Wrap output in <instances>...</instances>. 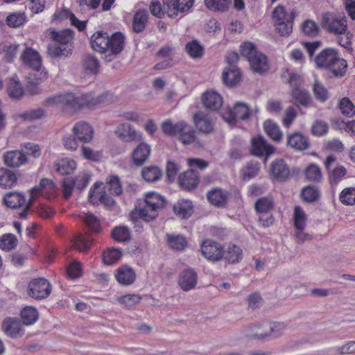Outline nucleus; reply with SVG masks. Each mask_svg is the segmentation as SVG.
<instances>
[{"instance_id": "nucleus-1", "label": "nucleus", "mask_w": 355, "mask_h": 355, "mask_svg": "<svg viewBox=\"0 0 355 355\" xmlns=\"http://www.w3.org/2000/svg\"><path fill=\"white\" fill-rule=\"evenodd\" d=\"M111 100V96L108 93H104L97 96L93 94H73L64 93L47 98L45 100L46 105L67 106L74 109L83 107H95L106 104Z\"/></svg>"}, {"instance_id": "nucleus-2", "label": "nucleus", "mask_w": 355, "mask_h": 355, "mask_svg": "<svg viewBox=\"0 0 355 355\" xmlns=\"http://www.w3.org/2000/svg\"><path fill=\"white\" fill-rule=\"evenodd\" d=\"M111 100V96L108 93H104L97 96L93 94H73L64 93L47 98L45 100L46 105L67 106L74 109L83 107H95L106 104Z\"/></svg>"}, {"instance_id": "nucleus-3", "label": "nucleus", "mask_w": 355, "mask_h": 355, "mask_svg": "<svg viewBox=\"0 0 355 355\" xmlns=\"http://www.w3.org/2000/svg\"><path fill=\"white\" fill-rule=\"evenodd\" d=\"M49 35L52 42L48 45V53L52 58L67 57L72 53L74 32L67 28L60 31L50 30Z\"/></svg>"}, {"instance_id": "nucleus-4", "label": "nucleus", "mask_w": 355, "mask_h": 355, "mask_svg": "<svg viewBox=\"0 0 355 355\" xmlns=\"http://www.w3.org/2000/svg\"><path fill=\"white\" fill-rule=\"evenodd\" d=\"M318 67L325 68L336 77L343 76L347 68L346 60L340 57L338 53L333 48H326L315 58Z\"/></svg>"}, {"instance_id": "nucleus-5", "label": "nucleus", "mask_w": 355, "mask_h": 355, "mask_svg": "<svg viewBox=\"0 0 355 355\" xmlns=\"http://www.w3.org/2000/svg\"><path fill=\"white\" fill-rule=\"evenodd\" d=\"M165 205L164 198L155 192L148 193L146 198L138 208L140 217L145 221L149 222L157 216V211Z\"/></svg>"}, {"instance_id": "nucleus-6", "label": "nucleus", "mask_w": 355, "mask_h": 355, "mask_svg": "<svg viewBox=\"0 0 355 355\" xmlns=\"http://www.w3.org/2000/svg\"><path fill=\"white\" fill-rule=\"evenodd\" d=\"M293 12H287L282 6H277L272 11V19L274 20L275 31L281 36H288L293 31Z\"/></svg>"}, {"instance_id": "nucleus-7", "label": "nucleus", "mask_w": 355, "mask_h": 355, "mask_svg": "<svg viewBox=\"0 0 355 355\" xmlns=\"http://www.w3.org/2000/svg\"><path fill=\"white\" fill-rule=\"evenodd\" d=\"M321 26L334 35L345 34L347 31V19L334 12H324L322 15Z\"/></svg>"}, {"instance_id": "nucleus-8", "label": "nucleus", "mask_w": 355, "mask_h": 355, "mask_svg": "<svg viewBox=\"0 0 355 355\" xmlns=\"http://www.w3.org/2000/svg\"><path fill=\"white\" fill-rule=\"evenodd\" d=\"M295 78V76L292 75L289 80L292 87L290 92L291 102L298 108L311 107L313 104V98L310 93L300 84L294 83Z\"/></svg>"}, {"instance_id": "nucleus-9", "label": "nucleus", "mask_w": 355, "mask_h": 355, "mask_svg": "<svg viewBox=\"0 0 355 355\" xmlns=\"http://www.w3.org/2000/svg\"><path fill=\"white\" fill-rule=\"evenodd\" d=\"M51 292V285L44 278L34 279L28 283L27 293L32 298L43 300L48 297Z\"/></svg>"}, {"instance_id": "nucleus-10", "label": "nucleus", "mask_w": 355, "mask_h": 355, "mask_svg": "<svg viewBox=\"0 0 355 355\" xmlns=\"http://www.w3.org/2000/svg\"><path fill=\"white\" fill-rule=\"evenodd\" d=\"M200 248L203 257L209 261L216 262L223 257V246L213 240L208 239L203 241Z\"/></svg>"}, {"instance_id": "nucleus-11", "label": "nucleus", "mask_w": 355, "mask_h": 355, "mask_svg": "<svg viewBox=\"0 0 355 355\" xmlns=\"http://www.w3.org/2000/svg\"><path fill=\"white\" fill-rule=\"evenodd\" d=\"M194 0H164L166 6L168 16L171 18L180 17L187 14L193 7Z\"/></svg>"}, {"instance_id": "nucleus-12", "label": "nucleus", "mask_w": 355, "mask_h": 355, "mask_svg": "<svg viewBox=\"0 0 355 355\" xmlns=\"http://www.w3.org/2000/svg\"><path fill=\"white\" fill-rule=\"evenodd\" d=\"M116 135L124 142L141 141L144 137L128 123L120 124L116 130Z\"/></svg>"}, {"instance_id": "nucleus-13", "label": "nucleus", "mask_w": 355, "mask_h": 355, "mask_svg": "<svg viewBox=\"0 0 355 355\" xmlns=\"http://www.w3.org/2000/svg\"><path fill=\"white\" fill-rule=\"evenodd\" d=\"M275 148L269 145L263 136H259L252 140V153L257 157L265 155V161L267 158L273 154Z\"/></svg>"}, {"instance_id": "nucleus-14", "label": "nucleus", "mask_w": 355, "mask_h": 355, "mask_svg": "<svg viewBox=\"0 0 355 355\" xmlns=\"http://www.w3.org/2000/svg\"><path fill=\"white\" fill-rule=\"evenodd\" d=\"M250 116V108L247 104L237 102L224 116L229 123H234L239 120H247Z\"/></svg>"}, {"instance_id": "nucleus-15", "label": "nucleus", "mask_w": 355, "mask_h": 355, "mask_svg": "<svg viewBox=\"0 0 355 355\" xmlns=\"http://www.w3.org/2000/svg\"><path fill=\"white\" fill-rule=\"evenodd\" d=\"M22 323L17 318H7L2 322V330L8 336L13 338L24 335Z\"/></svg>"}, {"instance_id": "nucleus-16", "label": "nucleus", "mask_w": 355, "mask_h": 355, "mask_svg": "<svg viewBox=\"0 0 355 355\" xmlns=\"http://www.w3.org/2000/svg\"><path fill=\"white\" fill-rule=\"evenodd\" d=\"M242 334L246 338L267 340L266 322L249 324L242 329Z\"/></svg>"}, {"instance_id": "nucleus-17", "label": "nucleus", "mask_w": 355, "mask_h": 355, "mask_svg": "<svg viewBox=\"0 0 355 355\" xmlns=\"http://www.w3.org/2000/svg\"><path fill=\"white\" fill-rule=\"evenodd\" d=\"M73 132L77 139L83 143H89L94 136L92 127L86 122H78L73 128Z\"/></svg>"}, {"instance_id": "nucleus-18", "label": "nucleus", "mask_w": 355, "mask_h": 355, "mask_svg": "<svg viewBox=\"0 0 355 355\" xmlns=\"http://www.w3.org/2000/svg\"><path fill=\"white\" fill-rule=\"evenodd\" d=\"M200 181L198 172L193 170H188L181 174L178 178L180 186L184 190H192L195 189Z\"/></svg>"}, {"instance_id": "nucleus-19", "label": "nucleus", "mask_w": 355, "mask_h": 355, "mask_svg": "<svg viewBox=\"0 0 355 355\" xmlns=\"http://www.w3.org/2000/svg\"><path fill=\"white\" fill-rule=\"evenodd\" d=\"M198 275L191 268H187L179 275L178 284L184 291L194 288L197 284Z\"/></svg>"}, {"instance_id": "nucleus-20", "label": "nucleus", "mask_w": 355, "mask_h": 355, "mask_svg": "<svg viewBox=\"0 0 355 355\" xmlns=\"http://www.w3.org/2000/svg\"><path fill=\"white\" fill-rule=\"evenodd\" d=\"M139 142L132 153L133 163L138 166L143 165L147 161L151 152L150 145L143 141Z\"/></svg>"}, {"instance_id": "nucleus-21", "label": "nucleus", "mask_w": 355, "mask_h": 355, "mask_svg": "<svg viewBox=\"0 0 355 355\" xmlns=\"http://www.w3.org/2000/svg\"><path fill=\"white\" fill-rule=\"evenodd\" d=\"M21 58L26 65L36 71H38L42 67V58L40 54L31 47H27Z\"/></svg>"}, {"instance_id": "nucleus-22", "label": "nucleus", "mask_w": 355, "mask_h": 355, "mask_svg": "<svg viewBox=\"0 0 355 355\" xmlns=\"http://www.w3.org/2000/svg\"><path fill=\"white\" fill-rule=\"evenodd\" d=\"M4 163L10 167L17 168L27 162V155L21 150H10L3 155Z\"/></svg>"}, {"instance_id": "nucleus-23", "label": "nucleus", "mask_w": 355, "mask_h": 355, "mask_svg": "<svg viewBox=\"0 0 355 355\" xmlns=\"http://www.w3.org/2000/svg\"><path fill=\"white\" fill-rule=\"evenodd\" d=\"M270 173L277 180L284 181L290 175V169L283 159H278L272 163Z\"/></svg>"}, {"instance_id": "nucleus-24", "label": "nucleus", "mask_w": 355, "mask_h": 355, "mask_svg": "<svg viewBox=\"0 0 355 355\" xmlns=\"http://www.w3.org/2000/svg\"><path fill=\"white\" fill-rule=\"evenodd\" d=\"M110 36L103 31H97L91 37V45L92 49L99 53H105L109 48Z\"/></svg>"}, {"instance_id": "nucleus-25", "label": "nucleus", "mask_w": 355, "mask_h": 355, "mask_svg": "<svg viewBox=\"0 0 355 355\" xmlns=\"http://www.w3.org/2000/svg\"><path fill=\"white\" fill-rule=\"evenodd\" d=\"M115 277L119 284L128 286L135 282L136 273L133 268L125 265L119 267L116 270Z\"/></svg>"}, {"instance_id": "nucleus-26", "label": "nucleus", "mask_w": 355, "mask_h": 355, "mask_svg": "<svg viewBox=\"0 0 355 355\" xmlns=\"http://www.w3.org/2000/svg\"><path fill=\"white\" fill-rule=\"evenodd\" d=\"M288 145L297 150L302 151L310 148L309 139L303 134L296 132L288 136Z\"/></svg>"}, {"instance_id": "nucleus-27", "label": "nucleus", "mask_w": 355, "mask_h": 355, "mask_svg": "<svg viewBox=\"0 0 355 355\" xmlns=\"http://www.w3.org/2000/svg\"><path fill=\"white\" fill-rule=\"evenodd\" d=\"M229 196L228 191L215 188L208 192L207 198L211 205L220 208L226 205Z\"/></svg>"}, {"instance_id": "nucleus-28", "label": "nucleus", "mask_w": 355, "mask_h": 355, "mask_svg": "<svg viewBox=\"0 0 355 355\" xmlns=\"http://www.w3.org/2000/svg\"><path fill=\"white\" fill-rule=\"evenodd\" d=\"M252 70L257 73L263 74L269 69L267 57L261 52H258L249 61Z\"/></svg>"}, {"instance_id": "nucleus-29", "label": "nucleus", "mask_w": 355, "mask_h": 355, "mask_svg": "<svg viewBox=\"0 0 355 355\" xmlns=\"http://www.w3.org/2000/svg\"><path fill=\"white\" fill-rule=\"evenodd\" d=\"M204 105L210 110H218L223 105L221 96L215 91H207L202 96Z\"/></svg>"}, {"instance_id": "nucleus-30", "label": "nucleus", "mask_w": 355, "mask_h": 355, "mask_svg": "<svg viewBox=\"0 0 355 355\" xmlns=\"http://www.w3.org/2000/svg\"><path fill=\"white\" fill-rule=\"evenodd\" d=\"M193 119L196 127L200 132L209 134L213 130V121L202 112L196 113L193 116Z\"/></svg>"}, {"instance_id": "nucleus-31", "label": "nucleus", "mask_w": 355, "mask_h": 355, "mask_svg": "<svg viewBox=\"0 0 355 355\" xmlns=\"http://www.w3.org/2000/svg\"><path fill=\"white\" fill-rule=\"evenodd\" d=\"M5 205L10 208L17 209L27 203L25 196L18 192H9L3 197Z\"/></svg>"}, {"instance_id": "nucleus-32", "label": "nucleus", "mask_w": 355, "mask_h": 355, "mask_svg": "<svg viewBox=\"0 0 355 355\" xmlns=\"http://www.w3.org/2000/svg\"><path fill=\"white\" fill-rule=\"evenodd\" d=\"M224 83L227 86H234L241 80V72L236 66L226 67L222 76Z\"/></svg>"}, {"instance_id": "nucleus-33", "label": "nucleus", "mask_w": 355, "mask_h": 355, "mask_svg": "<svg viewBox=\"0 0 355 355\" xmlns=\"http://www.w3.org/2000/svg\"><path fill=\"white\" fill-rule=\"evenodd\" d=\"M148 21V13L146 10H139L134 15L132 21V30L135 33H139L146 28Z\"/></svg>"}, {"instance_id": "nucleus-34", "label": "nucleus", "mask_w": 355, "mask_h": 355, "mask_svg": "<svg viewBox=\"0 0 355 355\" xmlns=\"http://www.w3.org/2000/svg\"><path fill=\"white\" fill-rule=\"evenodd\" d=\"M55 183L51 180L43 178L41 180L38 187H35L31 189L30 195L33 199H35L38 193L44 195L45 193H53L55 191Z\"/></svg>"}, {"instance_id": "nucleus-35", "label": "nucleus", "mask_w": 355, "mask_h": 355, "mask_svg": "<svg viewBox=\"0 0 355 355\" xmlns=\"http://www.w3.org/2000/svg\"><path fill=\"white\" fill-rule=\"evenodd\" d=\"M163 175L160 168L155 165L145 166L141 170V176L147 182H155L161 179Z\"/></svg>"}, {"instance_id": "nucleus-36", "label": "nucleus", "mask_w": 355, "mask_h": 355, "mask_svg": "<svg viewBox=\"0 0 355 355\" xmlns=\"http://www.w3.org/2000/svg\"><path fill=\"white\" fill-rule=\"evenodd\" d=\"M175 214L182 218H188L193 212L192 202L188 200H181L173 206Z\"/></svg>"}, {"instance_id": "nucleus-37", "label": "nucleus", "mask_w": 355, "mask_h": 355, "mask_svg": "<svg viewBox=\"0 0 355 355\" xmlns=\"http://www.w3.org/2000/svg\"><path fill=\"white\" fill-rule=\"evenodd\" d=\"M109 48L107 51L112 54L117 55L122 51L124 47V36L120 32L114 33L109 39Z\"/></svg>"}, {"instance_id": "nucleus-38", "label": "nucleus", "mask_w": 355, "mask_h": 355, "mask_svg": "<svg viewBox=\"0 0 355 355\" xmlns=\"http://www.w3.org/2000/svg\"><path fill=\"white\" fill-rule=\"evenodd\" d=\"M89 200L92 204H96L100 202L105 205H110L114 203L112 198L105 191L96 190V189H90Z\"/></svg>"}, {"instance_id": "nucleus-39", "label": "nucleus", "mask_w": 355, "mask_h": 355, "mask_svg": "<svg viewBox=\"0 0 355 355\" xmlns=\"http://www.w3.org/2000/svg\"><path fill=\"white\" fill-rule=\"evenodd\" d=\"M267 340L282 336L286 329L287 324L282 322H266Z\"/></svg>"}, {"instance_id": "nucleus-40", "label": "nucleus", "mask_w": 355, "mask_h": 355, "mask_svg": "<svg viewBox=\"0 0 355 355\" xmlns=\"http://www.w3.org/2000/svg\"><path fill=\"white\" fill-rule=\"evenodd\" d=\"M92 239L87 234L77 235L72 241L73 248L79 252H87L92 243Z\"/></svg>"}, {"instance_id": "nucleus-41", "label": "nucleus", "mask_w": 355, "mask_h": 355, "mask_svg": "<svg viewBox=\"0 0 355 355\" xmlns=\"http://www.w3.org/2000/svg\"><path fill=\"white\" fill-rule=\"evenodd\" d=\"M223 259L230 263L239 262L242 259V250L236 245H229L225 250Z\"/></svg>"}, {"instance_id": "nucleus-42", "label": "nucleus", "mask_w": 355, "mask_h": 355, "mask_svg": "<svg viewBox=\"0 0 355 355\" xmlns=\"http://www.w3.org/2000/svg\"><path fill=\"white\" fill-rule=\"evenodd\" d=\"M16 175L11 171L1 168H0V187L2 188H10L17 182Z\"/></svg>"}, {"instance_id": "nucleus-43", "label": "nucleus", "mask_w": 355, "mask_h": 355, "mask_svg": "<svg viewBox=\"0 0 355 355\" xmlns=\"http://www.w3.org/2000/svg\"><path fill=\"white\" fill-rule=\"evenodd\" d=\"M266 134L272 140L279 141L282 138V132L277 123L272 120H267L263 123Z\"/></svg>"}, {"instance_id": "nucleus-44", "label": "nucleus", "mask_w": 355, "mask_h": 355, "mask_svg": "<svg viewBox=\"0 0 355 355\" xmlns=\"http://www.w3.org/2000/svg\"><path fill=\"white\" fill-rule=\"evenodd\" d=\"M141 299V296L138 294H126L116 297V302L125 309H130L139 304Z\"/></svg>"}, {"instance_id": "nucleus-45", "label": "nucleus", "mask_w": 355, "mask_h": 355, "mask_svg": "<svg viewBox=\"0 0 355 355\" xmlns=\"http://www.w3.org/2000/svg\"><path fill=\"white\" fill-rule=\"evenodd\" d=\"M185 49L189 56L193 59L201 58L205 53L203 46L196 40L188 42L186 44Z\"/></svg>"}, {"instance_id": "nucleus-46", "label": "nucleus", "mask_w": 355, "mask_h": 355, "mask_svg": "<svg viewBox=\"0 0 355 355\" xmlns=\"http://www.w3.org/2000/svg\"><path fill=\"white\" fill-rule=\"evenodd\" d=\"M76 168V162L69 158L62 159L56 164L57 171L62 175L71 174Z\"/></svg>"}, {"instance_id": "nucleus-47", "label": "nucleus", "mask_w": 355, "mask_h": 355, "mask_svg": "<svg viewBox=\"0 0 355 355\" xmlns=\"http://www.w3.org/2000/svg\"><path fill=\"white\" fill-rule=\"evenodd\" d=\"M180 136V141L184 144H190L196 140V131L189 125L184 123L182 125V130L178 135Z\"/></svg>"}, {"instance_id": "nucleus-48", "label": "nucleus", "mask_w": 355, "mask_h": 355, "mask_svg": "<svg viewBox=\"0 0 355 355\" xmlns=\"http://www.w3.org/2000/svg\"><path fill=\"white\" fill-rule=\"evenodd\" d=\"M22 322L26 325L34 324L38 318V313L35 308L26 306L21 311Z\"/></svg>"}, {"instance_id": "nucleus-49", "label": "nucleus", "mask_w": 355, "mask_h": 355, "mask_svg": "<svg viewBox=\"0 0 355 355\" xmlns=\"http://www.w3.org/2000/svg\"><path fill=\"white\" fill-rule=\"evenodd\" d=\"M301 196L304 201L307 202H313L318 200L320 196V192L317 187L309 185L302 190Z\"/></svg>"}, {"instance_id": "nucleus-50", "label": "nucleus", "mask_w": 355, "mask_h": 355, "mask_svg": "<svg viewBox=\"0 0 355 355\" xmlns=\"http://www.w3.org/2000/svg\"><path fill=\"white\" fill-rule=\"evenodd\" d=\"M99 66L98 59L92 55H87L83 59V67L88 73L96 74L98 72Z\"/></svg>"}, {"instance_id": "nucleus-51", "label": "nucleus", "mask_w": 355, "mask_h": 355, "mask_svg": "<svg viewBox=\"0 0 355 355\" xmlns=\"http://www.w3.org/2000/svg\"><path fill=\"white\" fill-rule=\"evenodd\" d=\"M205 6L214 12H225L229 8L230 0H205Z\"/></svg>"}, {"instance_id": "nucleus-52", "label": "nucleus", "mask_w": 355, "mask_h": 355, "mask_svg": "<svg viewBox=\"0 0 355 355\" xmlns=\"http://www.w3.org/2000/svg\"><path fill=\"white\" fill-rule=\"evenodd\" d=\"M167 242L169 246L176 250H182L187 245L186 239L182 235L167 234Z\"/></svg>"}, {"instance_id": "nucleus-53", "label": "nucleus", "mask_w": 355, "mask_h": 355, "mask_svg": "<svg viewBox=\"0 0 355 355\" xmlns=\"http://www.w3.org/2000/svg\"><path fill=\"white\" fill-rule=\"evenodd\" d=\"M7 91L9 96L16 100L20 99L24 94L21 84L14 79L10 80Z\"/></svg>"}, {"instance_id": "nucleus-54", "label": "nucleus", "mask_w": 355, "mask_h": 355, "mask_svg": "<svg viewBox=\"0 0 355 355\" xmlns=\"http://www.w3.org/2000/svg\"><path fill=\"white\" fill-rule=\"evenodd\" d=\"M17 239L12 234H5L0 238V248L3 250L10 251L17 245Z\"/></svg>"}, {"instance_id": "nucleus-55", "label": "nucleus", "mask_w": 355, "mask_h": 355, "mask_svg": "<svg viewBox=\"0 0 355 355\" xmlns=\"http://www.w3.org/2000/svg\"><path fill=\"white\" fill-rule=\"evenodd\" d=\"M273 201L270 198L262 197L256 201L254 208L258 214L266 213L270 211L273 208Z\"/></svg>"}, {"instance_id": "nucleus-56", "label": "nucleus", "mask_w": 355, "mask_h": 355, "mask_svg": "<svg viewBox=\"0 0 355 355\" xmlns=\"http://www.w3.org/2000/svg\"><path fill=\"white\" fill-rule=\"evenodd\" d=\"M106 189L110 194L114 196H119L123 191L120 180L117 176H110L107 178Z\"/></svg>"}, {"instance_id": "nucleus-57", "label": "nucleus", "mask_w": 355, "mask_h": 355, "mask_svg": "<svg viewBox=\"0 0 355 355\" xmlns=\"http://www.w3.org/2000/svg\"><path fill=\"white\" fill-rule=\"evenodd\" d=\"M184 123L183 121H180L176 123H173L171 121H164L162 124V128L165 134L175 136L179 135L181 130H182Z\"/></svg>"}, {"instance_id": "nucleus-58", "label": "nucleus", "mask_w": 355, "mask_h": 355, "mask_svg": "<svg viewBox=\"0 0 355 355\" xmlns=\"http://www.w3.org/2000/svg\"><path fill=\"white\" fill-rule=\"evenodd\" d=\"M121 257V252L117 249L112 248L105 251L103 254V261L106 265L116 263Z\"/></svg>"}, {"instance_id": "nucleus-59", "label": "nucleus", "mask_w": 355, "mask_h": 355, "mask_svg": "<svg viewBox=\"0 0 355 355\" xmlns=\"http://www.w3.org/2000/svg\"><path fill=\"white\" fill-rule=\"evenodd\" d=\"M339 108L343 114L351 117L355 114V106L347 97L343 98L339 102Z\"/></svg>"}, {"instance_id": "nucleus-60", "label": "nucleus", "mask_w": 355, "mask_h": 355, "mask_svg": "<svg viewBox=\"0 0 355 355\" xmlns=\"http://www.w3.org/2000/svg\"><path fill=\"white\" fill-rule=\"evenodd\" d=\"M259 171L260 164L257 162H250L243 170V178L245 180L253 178L258 175Z\"/></svg>"}, {"instance_id": "nucleus-61", "label": "nucleus", "mask_w": 355, "mask_h": 355, "mask_svg": "<svg viewBox=\"0 0 355 355\" xmlns=\"http://www.w3.org/2000/svg\"><path fill=\"white\" fill-rule=\"evenodd\" d=\"M306 214L300 207H295L294 211V224L296 230H304L306 227Z\"/></svg>"}, {"instance_id": "nucleus-62", "label": "nucleus", "mask_w": 355, "mask_h": 355, "mask_svg": "<svg viewBox=\"0 0 355 355\" xmlns=\"http://www.w3.org/2000/svg\"><path fill=\"white\" fill-rule=\"evenodd\" d=\"M84 222L88 228L93 232L97 233L101 230V224L98 218L93 214L88 213L84 216Z\"/></svg>"}, {"instance_id": "nucleus-63", "label": "nucleus", "mask_w": 355, "mask_h": 355, "mask_svg": "<svg viewBox=\"0 0 355 355\" xmlns=\"http://www.w3.org/2000/svg\"><path fill=\"white\" fill-rule=\"evenodd\" d=\"M241 55L246 58L248 61H249L253 56L259 52L255 45L250 42H245L243 43L241 46Z\"/></svg>"}, {"instance_id": "nucleus-64", "label": "nucleus", "mask_w": 355, "mask_h": 355, "mask_svg": "<svg viewBox=\"0 0 355 355\" xmlns=\"http://www.w3.org/2000/svg\"><path fill=\"white\" fill-rule=\"evenodd\" d=\"M340 200L345 205H355V188L345 189L340 194Z\"/></svg>"}]
</instances>
